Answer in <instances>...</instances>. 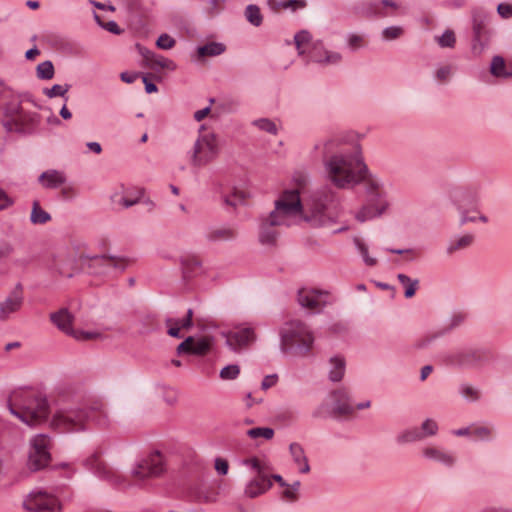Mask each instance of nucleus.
I'll use <instances>...</instances> for the list:
<instances>
[{
	"mask_svg": "<svg viewBox=\"0 0 512 512\" xmlns=\"http://www.w3.org/2000/svg\"><path fill=\"white\" fill-rule=\"evenodd\" d=\"M490 72L495 77L509 78L512 76V72H508L506 69V63L503 57L494 56L491 65Z\"/></svg>",
	"mask_w": 512,
	"mask_h": 512,
	"instance_id": "obj_35",
	"label": "nucleus"
},
{
	"mask_svg": "<svg viewBox=\"0 0 512 512\" xmlns=\"http://www.w3.org/2000/svg\"><path fill=\"white\" fill-rule=\"evenodd\" d=\"M397 279L403 286H405L404 296L406 298H412L416 293L417 287L419 285V280H412L409 276L402 273H399L397 275Z\"/></svg>",
	"mask_w": 512,
	"mask_h": 512,
	"instance_id": "obj_38",
	"label": "nucleus"
},
{
	"mask_svg": "<svg viewBox=\"0 0 512 512\" xmlns=\"http://www.w3.org/2000/svg\"><path fill=\"white\" fill-rule=\"evenodd\" d=\"M247 435L251 439H257L263 437L266 440H270L274 436V430L270 427H255L247 431Z\"/></svg>",
	"mask_w": 512,
	"mask_h": 512,
	"instance_id": "obj_46",
	"label": "nucleus"
},
{
	"mask_svg": "<svg viewBox=\"0 0 512 512\" xmlns=\"http://www.w3.org/2000/svg\"><path fill=\"white\" fill-rule=\"evenodd\" d=\"M289 450L294 463L299 467V472L304 474L308 473L310 471V466L302 445L296 442L291 443Z\"/></svg>",
	"mask_w": 512,
	"mask_h": 512,
	"instance_id": "obj_26",
	"label": "nucleus"
},
{
	"mask_svg": "<svg viewBox=\"0 0 512 512\" xmlns=\"http://www.w3.org/2000/svg\"><path fill=\"white\" fill-rule=\"evenodd\" d=\"M51 220V215L43 210L37 200L32 203L30 221L34 225L46 224Z\"/></svg>",
	"mask_w": 512,
	"mask_h": 512,
	"instance_id": "obj_34",
	"label": "nucleus"
},
{
	"mask_svg": "<svg viewBox=\"0 0 512 512\" xmlns=\"http://www.w3.org/2000/svg\"><path fill=\"white\" fill-rule=\"evenodd\" d=\"M252 124L258 129L265 131L269 134L276 135L278 132V128L276 124L268 118H260L256 119L252 122Z\"/></svg>",
	"mask_w": 512,
	"mask_h": 512,
	"instance_id": "obj_45",
	"label": "nucleus"
},
{
	"mask_svg": "<svg viewBox=\"0 0 512 512\" xmlns=\"http://www.w3.org/2000/svg\"><path fill=\"white\" fill-rule=\"evenodd\" d=\"M13 253V244L8 240L0 239V260L10 257Z\"/></svg>",
	"mask_w": 512,
	"mask_h": 512,
	"instance_id": "obj_57",
	"label": "nucleus"
},
{
	"mask_svg": "<svg viewBox=\"0 0 512 512\" xmlns=\"http://www.w3.org/2000/svg\"><path fill=\"white\" fill-rule=\"evenodd\" d=\"M85 466L91 470L96 476L113 482H118L120 476L110 470L106 464L100 461L97 454L91 455L84 462Z\"/></svg>",
	"mask_w": 512,
	"mask_h": 512,
	"instance_id": "obj_21",
	"label": "nucleus"
},
{
	"mask_svg": "<svg viewBox=\"0 0 512 512\" xmlns=\"http://www.w3.org/2000/svg\"><path fill=\"white\" fill-rule=\"evenodd\" d=\"M150 66L152 69L161 68V69H168V70H175L176 64L170 60L167 59L161 55H157L154 53V57L150 61Z\"/></svg>",
	"mask_w": 512,
	"mask_h": 512,
	"instance_id": "obj_43",
	"label": "nucleus"
},
{
	"mask_svg": "<svg viewBox=\"0 0 512 512\" xmlns=\"http://www.w3.org/2000/svg\"><path fill=\"white\" fill-rule=\"evenodd\" d=\"M244 201V194L242 192H234L231 195L225 196L224 202L229 206L236 207L239 203Z\"/></svg>",
	"mask_w": 512,
	"mask_h": 512,
	"instance_id": "obj_59",
	"label": "nucleus"
},
{
	"mask_svg": "<svg viewBox=\"0 0 512 512\" xmlns=\"http://www.w3.org/2000/svg\"><path fill=\"white\" fill-rule=\"evenodd\" d=\"M66 180L64 172L55 169L44 171L38 178L42 186L47 189H57L64 185Z\"/></svg>",
	"mask_w": 512,
	"mask_h": 512,
	"instance_id": "obj_25",
	"label": "nucleus"
},
{
	"mask_svg": "<svg viewBox=\"0 0 512 512\" xmlns=\"http://www.w3.org/2000/svg\"><path fill=\"white\" fill-rule=\"evenodd\" d=\"M314 52H316V50ZM323 53L325 55L324 58L318 57L316 53H314L313 60L317 63L332 65H336L342 60V56L338 52L323 50Z\"/></svg>",
	"mask_w": 512,
	"mask_h": 512,
	"instance_id": "obj_40",
	"label": "nucleus"
},
{
	"mask_svg": "<svg viewBox=\"0 0 512 512\" xmlns=\"http://www.w3.org/2000/svg\"><path fill=\"white\" fill-rule=\"evenodd\" d=\"M285 490L282 492V498L288 502H296L299 499V493L293 491L290 487H284Z\"/></svg>",
	"mask_w": 512,
	"mask_h": 512,
	"instance_id": "obj_64",
	"label": "nucleus"
},
{
	"mask_svg": "<svg viewBox=\"0 0 512 512\" xmlns=\"http://www.w3.org/2000/svg\"><path fill=\"white\" fill-rule=\"evenodd\" d=\"M164 462L159 452H155L140 461L132 470V475L138 479L158 477L164 472Z\"/></svg>",
	"mask_w": 512,
	"mask_h": 512,
	"instance_id": "obj_13",
	"label": "nucleus"
},
{
	"mask_svg": "<svg viewBox=\"0 0 512 512\" xmlns=\"http://www.w3.org/2000/svg\"><path fill=\"white\" fill-rule=\"evenodd\" d=\"M212 345V337L205 336L195 340L193 336H188L177 346L176 352L178 355L190 354L195 356H205L211 350Z\"/></svg>",
	"mask_w": 512,
	"mask_h": 512,
	"instance_id": "obj_15",
	"label": "nucleus"
},
{
	"mask_svg": "<svg viewBox=\"0 0 512 512\" xmlns=\"http://www.w3.org/2000/svg\"><path fill=\"white\" fill-rule=\"evenodd\" d=\"M474 240L475 236L474 234L471 233L462 236H457L448 242V245L446 247V253L448 255H452L457 251L467 249L473 244Z\"/></svg>",
	"mask_w": 512,
	"mask_h": 512,
	"instance_id": "obj_27",
	"label": "nucleus"
},
{
	"mask_svg": "<svg viewBox=\"0 0 512 512\" xmlns=\"http://www.w3.org/2000/svg\"><path fill=\"white\" fill-rule=\"evenodd\" d=\"M272 487V481L267 474L255 475L245 486L244 494L248 498H256Z\"/></svg>",
	"mask_w": 512,
	"mask_h": 512,
	"instance_id": "obj_20",
	"label": "nucleus"
},
{
	"mask_svg": "<svg viewBox=\"0 0 512 512\" xmlns=\"http://www.w3.org/2000/svg\"><path fill=\"white\" fill-rule=\"evenodd\" d=\"M332 401V408L328 404L322 403L313 412V418H327L330 416H343L352 414L354 411L350 403V398L345 389L334 390L329 394Z\"/></svg>",
	"mask_w": 512,
	"mask_h": 512,
	"instance_id": "obj_9",
	"label": "nucleus"
},
{
	"mask_svg": "<svg viewBox=\"0 0 512 512\" xmlns=\"http://www.w3.org/2000/svg\"><path fill=\"white\" fill-rule=\"evenodd\" d=\"M89 421L100 426L107 425V413L102 401L94 400L87 405L60 409L54 414L50 425L60 433H74L85 431Z\"/></svg>",
	"mask_w": 512,
	"mask_h": 512,
	"instance_id": "obj_3",
	"label": "nucleus"
},
{
	"mask_svg": "<svg viewBox=\"0 0 512 512\" xmlns=\"http://www.w3.org/2000/svg\"><path fill=\"white\" fill-rule=\"evenodd\" d=\"M277 380H278V376L276 374L267 375L262 380L261 388L263 390H267V389L273 387L277 383Z\"/></svg>",
	"mask_w": 512,
	"mask_h": 512,
	"instance_id": "obj_63",
	"label": "nucleus"
},
{
	"mask_svg": "<svg viewBox=\"0 0 512 512\" xmlns=\"http://www.w3.org/2000/svg\"><path fill=\"white\" fill-rule=\"evenodd\" d=\"M189 495L197 502L212 503L217 500V492L204 483L191 486Z\"/></svg>",
	"mask_w": 512,
	"mask_h": 512,
	"instance_id": "obj_24",
	"label": "nucleus"
},
{
	"mask_svg": "<svg viewBox=\"0 0 512 512\" xmlns=\"http://www.w3.org/2000/svg\"><path fill=\"white\" fill-rule=\"evenodd\" d=\"M280 349L283 353L306 356L311 351L314 336L309 327L300 320H290L283 324L279 332Z\"/></svg>",
	"mask_w": 512,
	"mask_h": 512,
	"instance_id": "obj_5",
	"label": "nucleus"
},
{
	"mask_svg": "<svg viewBox=\"0 0 512 512\" xmlns=\"http://www.w3.org/2000/svg\"><path fill=\"white\" fill-rule=\"evenodd\" d=\"M361 184L364 186L366 202L357 212L356 219L365 222L382 216L390 205L383 182L370 172Z\"/></svg>",
	"mask_w": 512,
	"mask_h": 512,
	"instance_id": "obj_6",
	"label": "nucleus"
},
{
	"mask_svg": "<svg viewBox=\"0 0 512 512\" xmlns=\"http://www.w3.org/2000/svg\"><path fill=\"white\" fill-rule=\"evenodd\" d=\"M472 435L482 441H489L493 436V428L490 426H475L472 428Z\"/></svg>",
	"mask_w": 512,
	"mask_h": 512,
	"instance_id": "obj_49",
	"label": "nucleus"
},
{
	"mask_svg": "<svg viewBox=\"0 0 512 512\" xmlns=\"http://www.w3.org/2000/svg\"><path fill=\"white\" fill-rule=\"evenodd\" d=\"M338 203V194L327 186L311 192L304 202L301 201L298 189L286 190L275 201L274 210L262 219L259 241L263 245H275L278 238L275 227L290 226L291 218L298 214L312 227L330 226L336 222Z\"/></svg>",
	"mask_w": 512,
	"mask_h": 512,
	"instance_id": "obj_1",
	"label": "nucleus"
},
{
	"mask_svg": "<svg viewBox=\"0 0 512 512\" xmlns=\"http://www.w3.org/2000/svg\"><path fill=\"white\" fill-rule=\"evenodd\" d=\"M214 468L219 475H226L229 470V463L226 459L217 457L214 461Z\"/></svg>",
	"mask_w": 512,
	"mask_h": 512,
	"instance_id": "obj_60",
	"label": "nucleus"
},
{
	"mask_svg": "<svg viewBox=\"0 0 512 512\" xmlns=\"http://www.w3.org/2000/svg\"><path fill=\"white\" fill-rule=\"evenodd\" d=\"M54 65L50 60H46L37 65L36 75L41 80H50L54 77Z\"/></svg>",
	"mask_w": 512,
	"mask_h": 512,
	"instance_id": "obj_39",
	"label": "nucleus"
},
{
	"mask_svg": "<svg viewBox=\"0 0 512 512\" xmlns=\"http://www.w3.org/2000/svg\"><path fill=\"white\" fill-rule=\"evenodd\" d=\"M421 453L425 459L439 462L446 467H453L456 463V457L452 453L435 446H425Z\"/></svg>",
	"mask_w": 512,
	"mask_h": 512,
	"instance_id": "obj_22",
	"label": "nucleus"
},
{
	"mask_svg": "<svg viewBox=\"0 0 512 512\" xmlns=\"http://www.w3.org/2000/svg\"><path fill=\"white\" fill-rule=\"evenodd\" d=\"M398 445H406L414 442L422 441L418 427H410L399 432L395 438Z\"/></svg>",
	"mask_w": 512,
	"mask_h": 512,
	"instance_id": "obj_33",
	"label": "nucleus"
},
{
	"mask_svg": "<svg viewBox=\"0 0 512 512\" xmlns=\"http://www.w3.org/2000/svg\"><path fill=\"white\" fill-rule=\"evenodd\" d=\"M256 340L255 332L252 328L246 327L228 333L226 344L233 350L238 351L248 347Z\"/></svg>",
	"mask_w": 512,
	"mask_h": 512,
	"instance_id": "obj_18",
	"label": "nucleus"
},
{
	"mask_svg": "<svg viewBox=\"0 0 512 512\" xmlns=\"http://www.w3.org/2000/svg\"><path fill=\"white\" fill-rule=\"evenodd\" d=\"M497 13L502 19L512 18V4L502 2L497 5Z\"/></svg>",
	"mask_w": 512,
	"mask_h": 512,
	"instance_id": "obj_58",
	"label": "nucleus"
},
{
	"mask_svg": "<svg viewBox=\"0 0 512 512\" xmlns=\"http://www.w3.org/2000/svg\"><path fill=\"white\" fill-rule=\"evenodd\" d=\"M69 89H70L69 84H65L64 86H62L60 84H54L51 88H46L44 90V94L48 98H54V97L60 96V97H64L65 100H67L68 98L65 97V95Z\"/></svg>",
	"mask_w": 512,
	"mask_h": 512,
	"instance_id": "obj_47",
	"label": "nucleus"
},
{
	"mask_svg": "<svg viewBox=\"0 0 512 512\" xmlns=\"http://www.w3.org/2000/svg\"><path fill=\"white\" fill-rule=\"evenodd\" d=\"M444 333H445V331H440V332H436V333H433V334L426 335L423 338L419 339L416 342L415 345L419 349L425 348L428 345H430L434 340H436L437 338L443 336Z\"/></svg>",
	"mask_w": 512,
	"mask_h": 512,
	"instance_id": "obj_55",
	"label": "nucleus"
},
{
	"mask_svg": "<svg viewBox=\"0 0 512 512\" xmlns=\"http://www.w3.org/2000/svg\"><path fill=\"white\" fill-rule=\"evenodd\" d=\"M50 448L51 439L46 434H38L31 439L27 463L31 471H39L49 465Z\"/></svg>",
	"mask_w": 512,
	"mask_h": 512,
	"instance_id": "obj_10",
	"label": "nucleus"
},
{
	"mask_svg": "<svg viewBox=\"0 0 512 512\" xmlns=\"http://www.w3.org/2000/svg\"><path fill=\"white\" fill-rule=\"evenodd\" d=\"M364 14L367 17L374 18H386L394 15V13L389 12L387 8L384 7L379 0L368 2L365 6Z\"/></svg>",
	"mask_w": 512,
	"mask_h": 512,
	"instance_id": "obj_30",
	"label": "nucleus"
},
{
	"mask_svg": "<svg viewBox=\"0 0 512 512\" xmlns=\"http://www.w3.org/2000/svg\"><path fill=\"white\" fill-rule=\"evenodd\" d=\"M29 512H61L62 505L56 497L45 491L31 492L23 501Z\"/></svg>",
	"mask_w": 512,
	"mask_h": 512,
	"instance_id": "obj_12",
	"label": "nucleus"
},
{
	"mask_svg": "<svg viewBox=\"0 0 512 512\" xmlns=\"http://www.w3.org/2000/svg\"><path fill=\"white\" fill-rule=\"evenodd\" d=\"M243 464L250 466L256 472V475L267 474L265 465L261 463L257 458L245 459Z\"/></svg>",
	"mask_w": 512,
	"mask_h": 512,
	"instance_id": "obj_56",
	"label": "nucleus"
},
{
	"mask_svg": "<svg viewBox=\"0 0 512 512\" xmlns=\"http://www.w3.org/2000/svg\"><path fill=\"white\" fill-rule=\"evenodd\" d=\"M331 368L329 370V379L332 382H339L342 380L345 373V360L343 357L334 356L330 358Z\"/></svg>",
	"mask_w": 512,
	"mask_h": 512,
	"instance_id": "obj_31",
	"label": "nucleus"
},
{
	"mask_svg": "<svg viewBox=\"0 0 512 512\" xmlns=\"http://www.w3.org/2000/svg\"><path fill=\"white\" fill-rule=\"evenodd\" d=\"M7 406L12 415L30 427L41 424L49 415L46 397L29 390L14 391Z\"/></svg>",
	"mask_w": 512,
	"mask_h": 512,
	"instance_id": "obj_4",
	"label": "nucleus"
},
{
	"mask_svg": "<svg viewBox=\"0 0 512 512\" xmlns=\"http://www.w3.org/2000/svg\"><path fill=\"white\" fill-rule=\"evenodd\" d=\"M193 310L188 309L186 316L182 320L167 318L166 325H178L180 328L188 330L193 326Z\"/></svg>",
	"mask_w": 512,
	"mask_h": 512,
	"instance_id": "obj_44",
	"label": "nucleus"
},
{
	"mask_svg": "<svg viewBox=\"0 0 512 512\" xmlns=\"http://www.w3.org/2000/svg\"><path fill=\"white\" fill-rule=\"evenodd\" d=\"M311 38V34L307 30H301L295 34L294 43L299 55H302L304 53V51L302 50V45L309 43L311 41Z\"/></svg>",
	"mask_w": 512,
	"mask_h": 512,
	"instance_id": "obj_51",
	"label": "nucleus"
},
{
	"mask_svg": "<svg viewBox=\"0 0 512 512\" xmlns=\"http://www.w3.org/2000/svg\"><path fill=\"white\" fill-rule=\"evenodd\" d=\"M491 360L487 348L464 346L456 348L443 356L446 365L460 369H481Z\"/></svg>",
	"mask_w": 512,
	"mask_h": 512,
	"instance_id": "obj_7",
	"label": "nucleus"
},
{
	"mask_svg": "<svg viewBox=\"0 0 512 512\" xmlns=\"http://www.w3.org/2000/svg\"><path fill=\"white\" fill-rule=\"evenodd\" d=\"M49 318L52 324L60 331L71 336L74 331L72 328L74 316L67 308H61L56 312H52Z\"/></svg>",
	"mask_w": 512,
	"mask_h": 512,
	"instance_id": "obj_23",
	"label": "nucleus"
},
{
	"mask_svg": "<svg viewBox=\"0 0 512 512\" xmlns=\"http://www.w3.org/2000/svg\"><path fill=\"white\" fill-rule=\"evenodd\" d=\"M489 17L483 12H474L472 15V53L481 55L489 45L491 32L488 28Z\"/></svg>",
	"mask_w": 512,
	"mask_h": 512,
	"instance_id": "obj_11",
	"label": "nucleus"
},
{
	"mask_svg": "<svg viewBox=\"0 0 512 512\" xmlns=\"http://www.w3.org/2000/svg\"><path fill=\"white\" fill-rule=\"evenodd\" d=\"M435 41L441 48H454L456 44L455 33L447 29L441 36H435Z\"/></svg>",
	"mask_w": 512,
	"mask_h": 512,
	"instance_id": "obj_42",
	"label": "nucleus"
},
{
	"mask_svg": "<svg viewBox=\"0 0 512 512\" xmlns=\"http://www.w3.org/2000/svg\"><path fill=\"white\" fill-rule=\"evenodd\" d=\"M240 374V367L237 364H231L223 367L220 370V378L222 380H234L236 379Z\"/></svg>",
	"mask_w": 512,
	"mask_h": 512,
	"instance_id": "obj_48",
	"label": "nucleus"
},
{
	"mask_svg": "<svg viewBox=\"0 0 512 512\" xmlns=\"http://www.w3.org/2000/svg\"><path fill=\"white\" fill-rule=\"evenodd\" d=\"M21 111L22 108L20 102L11 101L8 102L4 107V116L6 120H12L13 118L18 117Z\"/></svg>",
	"mask_w": 512,
	"mask_h": 512,
	"instance_id": "obj_53",
	"label": "nucleus"
},
{
	"mask_svg": "<svg viewBox=\"0 0 512 512\" xmlns=\"http://www.w3.org/2000/svg\"><path fill=\"white\" fill-rule=\"evenodd\" d=\"M450 75H451V66H449V65L442 66V67L438 68L435 73L436 79L441 82L447 81L449 79Z\"/></svg>",
	"mask_w": 512,
	"mask_h": 512,
	"instance_id": "obj_62",
	"label": "nucleus"
},
{
	"mask_svg": "<svg viewBox=\"0 0 512 512\" xmlns=\"http://www.w3.org/2000/svg\"><path fill=\"white\" fill-rule=\"evenodd\" d=\"M325 296H327L326 292L300 289L298 291V303L304 308L320 311L327 303L324 300Z\"/></svg>",
	"mask_w": 512,
	"mask_h": 512,
	"instance_id": "obj_19",
	"label": "nucleus"
},
{
	"mask_svg": "<svg viewBox=\"0 0 512 512\" xmlns=\"http://www.w3.org/2000/svg\"><path fill=\"white\" fill-rule=\"evenodd\" d=\"M459 392L462 397L470 401H477L480 398L479 391L469 384L460 385Z\"/></svg>",
	"mask_w": 512,
	"mask_h": 512,
	"instance_id": "obj_52",
	"label": "nucleus"
},
{
	"mask_svg": "<svg viewBox=\"0 0 512 512\" xmlns=\"http://www.w3.org/2000/svg\"><path fill=\"white\" fill-rule=\"evenodd\" d=\"M71 336L77 340H90V339L98 338L100 336V334L97 332L82 331V330L75 331L74 330L73 333L71 334Z\"/></svg>",
	"mask_w": 512,
	"mask_h": 512,
	"instance_id": "obj_61",
	"label": "nucleus"
},
{
	"mask_svg": "<svg viewBox=\"0 0 512 512\" xmlns=\"http://www.w3.org/2000/svg\"><path fill=\"white\" fill-rule=\"evenodd\" d=\"M175 44V39L166 33L161 34L156 41V46L162 50L172 49Z\"/></svg>",
	"mask_w": 512,
	"mask_h": 512,
	"instance_id": "obj_54",
	"label": "nucleus"
},
{
	"mask_svg": "<svg viewBox=\"0 0 512 512\" xmlns=\"http://www.w3.org/2000/svg\"><path fill=\"white\" fill-rule=\"evenodd\" d=\"M314 149L321 153L326 179L338 189L354 188L370 173L359 144L348 147L334 137L317 142Z\"/></svg>",
	"mask_w": 512,
	"mask_h": 512,
	"instance_id": "obj_2",
	"label": "nucleus"
},
{
	"mask_svg": "<svg viewBox=\"0 0 512 512\" xmlns=\"http://www.w3.org/2000/svg\"><path fill=\"white\" fill-rule=\"evenodd\" d=\"M24 301L23 286L19 282L10 292L8 297L0 303V319L5 320L9 314L18 311Z\"/></svg>",
	"mask_w": 512,
	"mask_h": 512,
	"instance_id": "obj_17",
	"label": "nucleus"
},
{
	"mask_svg": "<svg viewBox=\"0 0 512 512\" xmlns=\"http://www.w3.org/2000/svg\"><path fill=\"white\" fill-rule=\"evenodd\" d=\"M38 123V115L32 112L21 111L18 117L3 122L7 131L25 133Z\"/></svg>",
	"mask_w": 512,
	"mask_h": 512,
	"instance_id": "obj_16",
	"label": "nucleus"
},
{
	"mask_svg": "<svg viewBox=\"0 0 512 512\" xmlns=\"http://www.w3.org/2000/svg\"><path fill=\"white\" fill-rule=\"evenodd\" d=\"M354 244L358 249L364 263L367 266L373 267L377 264V259L369 256L367 245L359 238H354Z\"/></svg>",
	"mask_w": 512,
	"mask_h": 512,
	"instance_id": "obj_41",
	"label": "nucleus"
},
{
	"mask_svg": "<svg viewBox=\"0 0 512 512\" xmlns=\"http://www.w3.org/2000/svg\"><path fill=\"white\" fill-rule=\"evenodd\" d=\"M88 268L90 273L97 275L108 274L112 269L124 271L126 269L125 259L111 255L93 256L89 260Z\"/></svg>",
	"mask_w": 512,
	"mask_h": 512,
	"instance_id": "obj_14",
	"label": "nucleus"
},
{
	"mask_svg": "<svg viewBox=\"0 0 512 512\" xmlns=\"http://www.w3.org/2000/svg\"><path fill=\"white\" fill-rule=\"evenodd\" d=\"M418 431L421 434V439L424 440L428 437L436 436L439 431V426L434 419L427 418L421 423V426L418 427Z\"/></svg>",
	"mask_w": 512,
	"mask_h": 512,
	"instance_id": "obj_37",
	"label": "nucleus"
},
{
	"mask_svg": "<svg viewBox=\"0 0 512 512\" xmlns=\"http://www.w3.org/2000/svg\"><path fill=\"white\" fill-rule=\"evenodd\" d=\"M226 46L220 42H209L197 48L198 58L215 57L224 53Z\"/></svg>",
	"mask_w": 512,
	"mask_h": 512,
	"instance_id": "obj_29",
	"label": "nucleus"
},
{
	"mask_svg": "<svg viewBox=\"0 0 512 512\" xmlns=\"http://www.w3.org/2000/svg\"><path fill=\"white\" fill-rule=\"evenodd\" d=\"M219 154L216 135L208 133L200 135L194 143L191 153V164L194 167H203L212 162Z\"/></svg>",
	"mask_w": 512,
	"mask_h": 512,
	"instance_id": "obj_8",
	"label": "nucleus"
},
{
	"mask_svg": "<svg viewBox=\"0 0 512 512\" xmlns=\"http://www.w3.org/2000/svg\"><path fill=\"white\" fill-rule=\"evenodd\" d=\"M235 237L236 231L228 227L212 229L206 234V239L209 242L231 241Z\"/></svg>",
	"mask_w": 512,
	"mask_h": 512,
	"instance_id": "obj_28",
	"label": "nucleus"
},
{
	"mask_svg": "<svg viewBox=\"0 0 512 512\" xmlns=\"http://www.w3.org/2000/svg\"><path fill=\"white\" fill-rule=\"evenodd\" d=\"M244 15L246 20L255 27H259L263 22V16L260 8L255 4H249L246 6Z\"/></svg>",
	"mask_w": 512,
	"mask_h": 512,
	"instance_id": "obj_36",
	"label": "nucleus"
},
{
	"mask_svg": "<svg viewBox=\"0 0 512 512\" xmlns=\"http://www.w3.org/2000/svg\"><path fill=\"white\" fill-rule=\"evenodd\" d=\"M404 34L401 26H389L382 30V38L387 41L396 40Z\"/></svg>",
	"mask_w": 512,
	"mask_h": 512,
	"instance_id": "obj_50",
	"label": "nucleus"
},
{
	"mask_svg": "<svg viewBox=\"0 0 512 512\" xmlns=\"http://www.w3.org/2000/svg\"><path fill=\"white\" fill-rule=\"evenodd\" d=\"M181 265L185 277H193L201 268L202 261L195 255H186L181 258Z\"/></svg>",
	"mask_w": 512,
	"mask_h": 512,
	"instance_id": "obj_32",
	"label": "nucleus"
}]
</instances>
